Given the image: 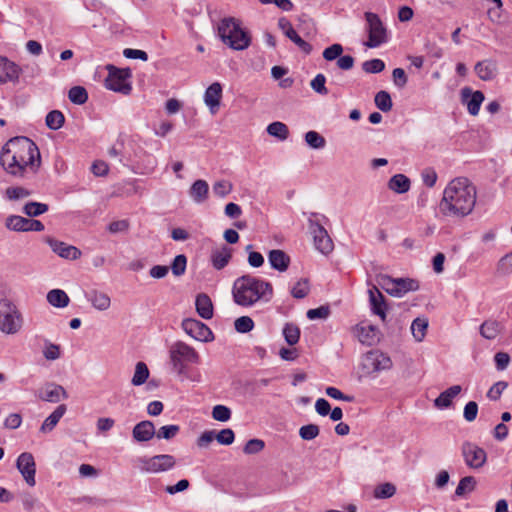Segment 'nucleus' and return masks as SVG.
<instances>
[{"mask_svg":"<svg viewBox=\"0 0 512 512\" xmlns=\"http://www.w3.org/2000/svg\"><path fill=\"white\" fill-rule=\"evenodd\" d=\"M283 336L289 345H295L300 338V329L296 324L287 323L283 328Z\"/></svg>","mask_w":512,"mask_h":512,"instance_id":"43","label":"nucleus"},{"mask_svg":"<svg viewBox=\"0 0 512 512\" xmlns=\"http://www.w3.org/2000/svg\"><path fill=\"white\" fill-rule=\"evenodd\" d=\"M24 319L18 307L9 299H0V331L15 335L23 327Z\"/></svg>","mask_w":512,"mask_h":512,"instance_id":"5","label":"nucleus"},{"mask_svg":"<svg viewBox=\"0 0 512 512\" xmlns=\"http://www.w3.org/2000/svg\"><path fill=\"white\" fill-rule=\"evenodd\" d=\"M234 327L239 333H248L254 328V322L249 316H241L235 320Z\"/></svg>","mask_w":512,"mask_h":512,"instance_id":"55","label":"nucleus"},{"mask_svg":"<svg viewBox=\"0 0 512 512\" xmlns=\"http://www.w3.org/2000/svg\"><path fill=\"white\" fill-rule=\"evenodd\" d=\"M477 198V190L473 183L458 177L449 182L444 189L439 209L444 216L463 218L473 211Z\"/></svg>","mask_w":512,"mask_h":512,"instance_id":"2","label":"nucleus"},{"mask_svg":"<svg viewBox=\"0 0 512 512\" xmlns=\"http://www.w3.org/2000/svg\"><path fill=\"white\" fill-rule=\"evenodd\" d=\"M362 69L366 73H380L385 69V63L381 59L367 60L362 64Z\"/></svg>","mask_w":512,"mask_h":512,"instance_id":"56","label":"nucleus"},{"mask_svg":"<svg viewBox=\"0 0 512 512\" xmlns=\"http://www.w3.org/2000/svg\"><path fill=\"white\" fill-rule=\"evenodd\" d=\"M461 452L466 465L472 469H479L486 463L485 450L475 443L465 441L461 446Z\"/></svg>","mask_w":512,"mask_h":512,"instance_id":"13","label":"nucleus"},{"mask_svg":"<svg viewBox=\"0 0 512 512\" xmlns=\"http://www.w3.org/2000/svg\"><path fill=\"white\" fill-rule=\"evenodd\" d=\"M232 257V250L227 246L215 249L211 253L212 266L217 269H223L230 261Z\"/></svg>","mask_w":512,"mask_h":512,"instance_id":"28","label":"nucleus"},{"mask_svg":"<svg viewBox=\"0 0 512 512\" xmlns=\"http://www.w3.org/2000/svg\"><path fill=\"white\" fill-rule=\"evenodd\" d=\"M235 434L232 429L225 428L216 433V440L221 445H230L234 442Z\"/></svg>","mask_w":512,"mask_h":512,"instance_id":"61","label":"nucleus"},{"mask_svg":"<svg viewBox=\"0 0 512 512\" xmlns=\"http://www.w3.org/2000/svg\"><path fill=\"white\" fill-rule=\"evenodd\" d=\"M319 433L320 429L316 424L304 425L299 429V436L306 441L315 439Z\"/></svg>","mask_w":512,"mask_h":512,"instance_id":"53","label":"nucleus"},{"mask_svg":"<svg viewBox=\"0 0 512 512\" xmlns=\"http://www.w3.org/2000/svg\"><path fill=\"white\" fill-rule=\"evenodd\" d=\"M410 185V179L404 174H396L388 182V188L398 194L406 193L410 189Z\"/></svg>","mask_w":512,"mask_h":512,"instance_id":"35","label":"nucleus"},{"mask_svg":"<svg viewBox=\"0 0 512 512\" xmlns=\"http://www.w3.org/2000/svg\"><path fill=\"white\" fill-rule=\"evenodd\" d=\"M140 469L145 473H162L173 469L176 465V459L170 454H159L152 457H143L139 459Z\"/></svg>","mask_w":512,"mask_h":512,"instance_id":"11","label":"nucleus"},{"mask_svg":"<svg viewBox=\"0 0 512 512\" xmlns=\"http://www.w3.org/2000/svg\"><path fill=\"white\" fill-rule=\"evenodd\" d=\"M267 133L270 136L276 137L281 141H284L289 136V129L283 122L275 121L267 126Z\"/></svg>","mask_w":512,"mask_h":512,"instance_id":"37","label":"nucleus"},{"mask_svg":"<svg viewBox=\"0 0 512 512\" xmlns=\"http://www.w3.org/2000/svg\"><path fill=\"white\" fill-rule=\"evenodd\" d=\"M265 447V443L261 439H251L249 440L244 448L243 452L247 455L257 454L261 452Z\"/></svg>","mask_w":512,"mask_h":512,"instance_id":"59","label":"nucleus"},{"mask_svg":"<svg viewBox=\"0 0 512 512\" xmlns=\"http://www.w3.org/2000/svg\"><path fill=\"white\" fill-rule=\"evenodd\" d=\"M474 70L477 76L483 81L495 79L498 73L497 63L490 59L477 62Z\"/></svg>","mask_w":512,"mask_h":512,"instance_id":"24","label":"nucleus"},{"mask_svg":"<svg viewBox=\"0 0 512 512\" xmlns=\"http://www.w3.org/2000/svg\"><path fill=\"white\" fill-rule=\"evenodd\" d=\"M67 408L65 404L59 405L42 423L40 427V432L48 433L52 431L55 426L58 424L59 420L65 414Z\"/></svg>","mask_w":512,"mask_h":512,"instance_id":"34","label":"nucleus"},{"mask_svg":"<svg viewBox=\"0 0 512 512\" xmlns=\"http://www.w3.org/2000/svg\"><path fill=\"white\" fill-rule=\"evenodd\" d=\"M87 299L90 301L91 305L99 311H106L111 306L109 295L98 290H92L87 295Z\"/></svg>","mask_w":512,"mask_h":512,"instance_id":"33","label":"nucleus"},{"mask_svg":"<svg viewBox=\"0 0 512 512\" xmlns=\"http://www.w3.org/2000/svg\"><path fill=\"white\" fill-rule=\"evenodd\" d=\"M5 227L10 231L15 232H41L44 230V225L41 221L28 219L19 215L8 216L5 219Z\"/></svg>","mask_w":512,"mask_h":512,"instance_id":"14","label":"nucleus"},{"mask_svg":"<svg viewBox=\"0 0 512 512\" xmlns=\"http://www.w3.org/2000/svg\"><path fill=\"white\" fill-rule=\"evenodd\" d=\"M218 36L229 48L243 51L251 44V36L248 31L241 28L240 21L234 17L223 18L217 27Z\"/></svg>","mask_w":512,"mask_h":512,"instance_id":"4","label":"nucleus"},{"mask_svg":"<svg viewBox=\"0 0 512 512\" xmlns=\"http://www.w3.org/2000/svg\"><path fill=\"white\" fill-rule=\"evenodd\" d=\"M222 98V86L219 82L212 83L204 93V102L212 115L216 114Z\"/></svg>","mask_w":512,"mask_h":512,"instance_id":"22","label":"nucleus"},{"mask_svg":"<svg viewBox=\"0 0 512 512\" xmlns=\"http://www.w3.org/2000/svg\"><path fill=\"white\" fill-rule=\"evenodd\" d=\"M330 314V309L328 306H320L318 308L309 309L307 311V318L310 320L315 319H326Z\"/></svg>","mask_w":512,"mask_h":512,"instance_id":"62","label":"nucleus"},{"mask_svg":"<svg viewBox=\"0 0 512 512\" xmlns=\"http://www.w3.org/2000/svg\"><path fill=\"white\" fill-rule=\"evenodd\" d=\"M478 414V404L475 401L468 402L463 411L464 419L468 422H472L476 419Z\"/></svg>","mask_w":512,"mask_h":512,"instance_id":"64","label":"nucleus"},{"mask_svg":"<svg viewBox=\"0 0 512 512\" xmlns=\"http://www.w3.org/2000/svg\"><path fill=\"white\" fill-rule=\"evenodd\" d=\"M462 391V387L460 385H453L440 393V395L435 399L434 405L437 408H448L452 404L453 398L459 395Z\"/></svg>","mask_w":512,"mask_h":512,"instance_id":"30","label":"nucleus"},{"mask_svg":"<svg viewBox=\"0 0 512 512\" xmlns=\"http://www.w3.org/2000/svg\"><path fill=\"white\" fill-rule=\"evenodd\" d=\"M180 430V427L178 425H165L158 429V431L155 430V436L158 439H165L170 440L174 438Z\"/></svg>","mask_w":512,"mask_h":512,"instance_id":"50","label":"nucleus"},{"mask_svg":"<svg viewBox=\"0 0 512 512\" xmlns=\"http://www.w3.org/2000/svg\"><path fill=\"white\" fill-rule=\"evenodd\" d=\"M367 21L368 40L365 45L369 48H375L387 41V30L384 27L380 17L373 12H365Z\"/></svg>","mask_w":512,"mask_h":512,"instance_id":"10","label":"nucleus"},{"mask_svg":"<svg viewBox=\"0 0 512 512\" xmlns=\"http://www.w3.org/2000/svg\"><path fill=\"white\" fill-rule=\"evenodd\" d=\"M187 258L184 254L177 255L171 265L173 275L176 277L182 276L186 271Z\"/></svg>","mask_w":512,"mask_h":512,"instance_id":"52","label":"nucleus"},{"mask_svg":"<svg viewBox=\"0 0 512 512\" xmlns=\"http://www.w3.org/2000/svg\"><path fill=\"white\" fill-rule=\"evenodd\" d=\"M232 295L237 305L251 307L258 302H270L274 291L270 282L247 274L235 280Z\"/></svg>","mask_w":512,"mask_h":512,"instance_id":"3","label":"nucleus"},{"mask_svg":"<svg viewBox=\"0 0 512 512\" xmlns=\"http://www.w3.org/2000/svg\"><path fill=\"white\" fill-rule=\"evenodd\" d=\"M396 493V486L390 482H385L377 485L374 488L373 496L376 499H387L394 496Z\"/></svg>","mask_w":512,"mask_h":512,"instance_id":"40","label":"nucleus"},{"mask_svg":"<svg viewBox=\"0 0 512 512\" xmlns=\"http://www.w3.org/2000/svg\"><path fill=\"white\" fill-rule=\"evenodd\" d=\"M16 467L29 486L35 485L36 464L34 457L29 452L21 453L16 461Z\"/></svg>","mask_w":512,"mask_h":512,"instance_id":"16","label":"nucleus"},{"mask_svg":"<svg viewBox=\"0 0 512 512\" xmlns=\"http://www.w3.org/2000/svg\"><path fill=\"white\" fill-rule=\"evenodd\" d=\"M343 53V47L341 44H332L323 51V58L327 61H333L338 59Z\"/></svg>","mask_w":512,"mask_h":512,"instance_id":"60","label":"nucleus"},{"mask_svg":"<svg viewBox=\"0 0 512 512\" xmlns=\"http://www.w3.org/2000/svg\"><path fill=\"white\" fill-rule=\"evenodd\" d=\"M504 329V326L496 320H486L479 328L480 335L488 340H494Z\"/></svg>","mask_w":512,"mask_h":512,"instance_id":"31","label":"nucleus"},{"mask_svg":"<svg viewBox=\"0 0 512 512\" xmlns=\"http://www.w3.org/2000/svg\"><path fill=\"white\" fill-rule=\"evenodd\" d=\"M30 195L31 191L21 186L8 187L5 190L6 198L11 201L24 199L26 197H29Z\"/></svg>","mask_w":512,"mask_h":512,"instance_id":"48","label":"nucleus"},{"mask_svg":"<svg viewBox=\"0 0 512 512\" xmlns=\"http://www.w3.org/2000/svg\"><path fill=\"white\" fill-rule=\"evenodd\" d=\"M476 479L473 476H465L463 477L455 490V495L458 497H463L467 493H471L476 488Z\"/></svg>","mask_w":512,"mask_h":512,"instance_id":"38","label":"nucleus"},{"mask_svg":"<svg viewBox=\"0 0 512 512\" xmlns=\"http://www.w3.org/2000/svg\"><path fill=\"white\" fill-rule=\"evenodd\" d=\"M43 356L49 361H54L60 358V346L49 341H45Z\"/></svg>","mask_w":512,"mask_h":512,"instance_id":"54","label":"nucleus"},{"mask_svg":"<svg viewBox=\"0 0 512 512\" xmlns=\"http://www.w3.org/2000/svg\"><path fill=\"white\" fill-rule=\"evenodd\" d=\"M69 100L78 105L84 104L88 99L87 91L82 86H74L68 92Z\"/></svg>","mask_w":512,"mask_h":512,"instance_id":"46","label":"nucleus"},{"mask_svg":"<svg viewBox=\"0 0 512 512\" xmlns=\"http://www.w3.org/2000/svg\"><path fill=\"white\" fill-rule=\"evenodd\" d=\"M375 105L383 112H388L392 109L393 103L390 94L387 91H379L374 98Z\"/></svg>","mask_w":512,"mask_h":512,"instance_id":"44","label":"nucleus"},{"mask_svg":"<svg viewBox=\"0 0 512 512\" xmlns=\"http://www.w3.org/2000/svg\"><path fill=\"white\" fill-rule=\"evenodd\" d=\"M378 285L393 297H402L410 291L419 289L418 281L411 278H392L388 275L377 276Z\"/></svg>","mask_w":512,"mask_h":512,"instance_id":"6","label":"nucleus"},{"mask_svg":"<svg viewBox=\"0 0 512 512\" xmlns=\"http://www.w3.org/2000/svg\"><path fill=\"white\" fill-rule=\"evenodd\" d=\"M170 358L174 369L184 373L187 364H198L200 356L197 351L184 342H176L170 349Z\"/></svg>","mask_w":512,"mask_h":512,"instance_id":"7","label":"nucleus"},{"mask_svg":"<svg viewBox=\"0 0 512 512\" xmlns=\"http://www.w3.org/2000/svg\"><path fill=\"white\" fill-rule=\"evenodd\" d=\"M309 229L313 235L315 248L322 254H329L333 251L334 244L327 230L318 222L309 218Z\"/></svg>","mask_w":512,"mask_h":512,"instance_id":"12","label":"nucleus"},{"mask_svg":"<svg viewBox=\"0 0 512 512\" xmlns=\"http://www.w3.org/2000/svg\"><path fill=\"white\" fill-rule=\"evenodd\" d=\"M21 72L22 69L19 65L6 57L0 56V85L8 82L17 84Z\"/></svg>","mask_w":512,"mask_h":512,"instance_id":"18","label":"nucleus"},{"mask_svg":"<svg viewBox=\"0 0 512 512\" xmlns=\"http://www.w3.org/2000/svg\"><path fill=\"white\" fill-rule=\"evenodd\" d=\"M310 291L309 282L307 279L299 280L291 289V294L296 299L305 298Z\"/></svg>","mask_w":512,"mask_h":512,"instance_id":"51","label":"nucleus"},{"mask_svg":"<svg viewBox=\"0 0 512 512\" xmlns=\"http://www.w3.org/2000/svg\"><path fill=\"white\" fill-rule=\"evenodd\" d=\"M149 377V369L144 362H138L135 366V372L132 377V384L134 386H140L144 384Z\"/></svg>","mask_w":512,"mask_h":512,"instance_id":"41","label":"nucleus"},{"mask_svg":"<svg viewBox=\"0 0 512 512\" xmlns=\"http://www.w3.org/2000/svg\"><path fill=\"white\" fill-rule=\"evenodd\" d=\"M485 97L481 91H472L469 87L461 90L462 103L467 105L468 112L476 116L480 111V107Z\"/></svg>","mask_w":512,"mask_h":512,"instance_id":"19","label":"nucleus"},{"mask_svg":"<svg viewBox=\"0 0 512 512\" xmlns=\"http://www.w3.org/2000/svg\"><path fill=\"white\" fill-rule=\"evenodd\" d=\"M106 68L108 70V76L105 80L106 88L124 95L130 94L132 90V86L128 82L131 77L130 69H119L113 65H107Z\"/></svg>","mask_w":512,"mask_h":512,"instance_id":"9","label":"nucleus"},{"mask_svg":"<svg viewBox=\"0 0 512 512\" xmlns=\"http://www.w3.org/2000/svg\"><path fill=\"white\" fill-rule=\"evenodd\" d=\"M65 121V117L63 113L59 110H52L50 111L45 119L46 125L51 130H58L60 129Z\"/></svg>","mask_w":512,"mask_h":512,"instance_id":"42","label":"nucleus"},{"mask_svg":"<svg viewBox=\"0 0 512 512\" xmlns=\"http://www.w3.org/2000/svg\"><path fill=\"white\" fill-rule=\"evenodd\" d=\"M213 193L220 197V198H224L225 196H227L228 194H230L233 190V184L228 181V180H219V181H216L214 184H213Z\"/></svg>","mask_w":512,"mask_h":512,"instance_id":"49","label":"nucleus"},{"mask_svg":"<svg viewBox=\"0 0 512 512\" xmlns=\"http://www.w3.org/2000/svg\"><path fill=\"white\" fill-rule=\"evenodd\" d=\"M359 341L363 344L372 345L378 340L377 328L370 324H360L355 327Z\"/></svg>","mask_w":512,"mask_h":512,"instance_id":"27","label":"nucleus"},{"mask_svg":"<svg viewBox=\"0 0 512 512\" xmlns=\"http://www.w3.org/2000/svg\"><path fill=\"white\" fill-rule=\"evenodd\" d=\"M305 141L313 149H322L326 145L325 138L316 131H308L305 134Z\"/></svg>","mask_w":512,"mask_h":512,"instance_id":"47","label":"nucleus"},{"mask_svg":"<svg viewBox=\"0 0 512 512\" xmlns=\"http://www.w3.org/2000/svg\"><path fill=\"white\" fill-rule=\"evenodd\" d=\"M268 261L273 269L284 272L289 267L290 257L283 250L274 249L268 253Z\"/></svg>","mask_w":512,"mask_h":512,"instance_id":"26","label":"nucleus"},{"mask_svg":"<svg viewBox=\"0 0 512 512\" xmlns=\"http://www.w3.org/2000/svg\"><path fill=\"white\" fill-rule=\"evenodd\" d=\"M182 328L188 335L198 341L209 342L214 338L210 328L196 319H185L182 322Z\"/></svg>","mask_w":512,"mask_h":512,"instance_id":"15","label":"nucleus"},{"mask_svg":"<svg viewBox=\"0 0 512 512\" xmlns=\"http://www.w3.org/2000/svg\"><path fill=\"white\" fill-rule=\"evenodd\" d=\"M195 306L196 311L201 318L209 320L213 317V304L207 294L201 293L197 295Z\"/></svg>","mask_w":512,"mask_h":512,"instance_id":"29","label":"nucleus"},{"mask_svg":"<svg viewBox=\"0 0 512 512\" xmlns=\"http://www.w3.org/2000/svg\"><path fill=\"white\" fill-rule=\"evenodd\" d=\"M368 294L372 312L375 315H378L382 322H385L387 317V304L385 301V297L379 291L378 287L375 285H373L372 288L369 289Z\"/></svg>","mask_w":512,"mask_h":512,"instance_id":"21","label":"nucleus"},{"mask_svg":"<svg viewBox=\"0 0 512 512\" xmlns=\"http://www.w3.org/2000/svg\"><path fill=\"white\" fill-rule=\"evenodd\" d=\"M326 77L323 74H317L310 82L311 88L320 95H327L328 89L325 86Z\"/></svg>","mask_w":512,"mask_h":512,"instance_id":"57","label":"nucleus"},{"mask_svg":"<svg viewBox=\"0 0 512 512\" xmlns=\"http://www.w3.org/2000/svg\"><path fill=\"white\" fill-rule=\"evenodd\" d=\"M67 397L68 394L66 390L61 385L55 383L47 384L40 393V398L43 401L51 403H57L61 399H66Z\"/></svg>","mask_w":512,"mask_h":512,"instance_id":"25","label":"nucleus"},{"mask_svg":"<svg viewBox=\"0 0 512 512\" xmlns=\"http://www.w3.org/2000/svg\"><path fill=\"white\" fill-rule=\"evenodd\" d=\"M279 28L284 32V34L295 43L304 53L310 54L312 51V46L303 40L297 32L294 30L291 22L286 18H280L278 21Z\"/></svg>","mask_w":512,"mask_h":512,"instance_id":"20","label":"nucleus"},{"mask_svg":"<svg viewBox=\"0 0 512 512\" xmlns=\"http://www.w3.org/2000/svg\"><path fill=\"white\" fill-rule=\"evenodd\" d=\"M212 417L220 422H226L231 418V410L224 405H216L212 410Z\"/></svg>","mask_w":512,"mask_h":512,"instance_id":"58","label":"nucleus"},{"mask_svg":"<svg viewBox=\"0 0 512 512\" xmlns=\"http://www.w3.org/2000/svg\"><path fill=\"white\" fill-rule=\"evenodd\" d=\"M0 165L16 178L34 176L41 166L37 145L27 137H14L7 141L0 152Z\"/></svg>","mask_w":512,"mask_h":512,"instance_id":"1","label":"nucleus"},{"mask_svg":"<svg viewBox=\"0 0 512 512\" xmlns=\"http://www.w3.org/2000/svg\"><path fill=\"white\" fill-rule=\"evenodd\" d=\"M209 186L205 180H196L190 187L189 195L196 203H203L207 200Z\"/></svg>","mask_w":512,"mask_h":512,"instance_id":"32","label":"nucleus"},{"mask_svg":"<svg viewBox=\"0 0 512 512\" xmlns=\"http://www.w3.org/2000/svg\"><path fill=\"white\" fill-rule=\"evenodd\" d=\"M155 436L153 422L144 420L137 423L132 429V437L136 442H148Z\"/></svg>","mask_w":512,"mask_h":512,"instance_id":"23","label":"nucleus"},{"mask_svg":"<svg viewBox=\"0 0 512 512\" xmlns=\"http://www.w3.org/2000/svg\"><path fill=\"white\" fill-rule=\"evenodd\" d=\"M216 439V432L213 430L204 431L197 439L196 444L199 448H207Z\"/></svg>","mask_w":512,"mask_h":512,"instance_id":"63","label":"nucleus"},{"mask_svg":"<svg viewBox=\"0 0 512 512\" xmlns=\"http://www.w3.org/2000/svg\"><path fill=\"white\" fill-rule=\"evenodd\" d=\"M392 368V360L379 350L367 352L361 361V370L364 376H375L382 371Z\"/></svg>","mask_w":512,"mask_h":512,"instance_id":"8","label":"nucleus"},{"mask_svg":"<svg viewBox=\"0 0 512 512\" xmlns=\"http://www.w3.org/2000/svg\"><path fill=\"white\" fill-rule=\"evenodd\" d=\"M44 240L50 246L52 251L61 258L76 260L81 257V251L73 245H69L51 236H46Z\"/></svg>","mask_w":512,"mask_h":512,"instance_id":"17","label":"nucleus"},{"mask_svg":"<svg viewBox=\"0 0 512 512\" xmlns=\"http://www.w3.org/2000/svg\"><path fill=\"white\" fill-rule=\"evenodd\" d=\"M428 328V320L426 318H416L411 324V332L417 342H421Z\"/></svg>","mask_w":512,"mask_h":512,"instance_id":"39","label":"nucleus"},{"mask_svg":"<svg viewBox=\"0 0 512 512\" xmlns=\"http://www.w3.org/2000/svg\"><path fill=\"white\" fill-rule=\"evenodd\" d=\"M48 303L56 308H64L68 306L70 299L67 293L61 289H52L47 293Z\"/></svg>","mask_w":512,"mask_h":512,"instance_id":"36","label":"nucleus"},{"mask_svg":"<svg viewBox=\"0 0 512 512\" xmlns=\"http://www.w3.org/2000/svg\"><path fill=\"white\" fill-rule=\"evenodd\" d=\"M48 211V205L40 202H28L23 207V213L29 217H36Z\"/></svg>","mask_w":512,"mask_h":512,"instance_id":"45","label":"nucleus"}]
</instances>
